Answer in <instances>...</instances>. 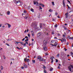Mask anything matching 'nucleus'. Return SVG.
Segmentation results:
<instances>
[{
    "label": "nucleus",
    "instance_id": "nucleus-1",
    "mask_svg": "<svg viewBox=\"0 0 73 73\" xmlns=\"http://www.w3.org/2000/svg\"><path fill=\"white\" fill-rule=\"evenodd\" d=\"M50 44L52 46H56V47L57 46V45L58 44L57 43V42H56L54 44V45L52 44V43Z\"/></svg>",
    "mask_w": 73,
    "mask_h": 73
},
{
    "label": "nucleus",
    "instance_id": "nucleus-2",
    "mask_svg": "<svg viewBox=\"0 0 73 73\" xmlns=\"http://www.w3.org/2000/svg\"><path fill=\"white\" fill-rule=\"evenodd\" d=\"M48 42H47V41L46 40H44L43 41V44L44 45H46L47 44Z\"/></svg>",
    "mask_w": 73,
    "mask_h": 73
},
{
    "label": "nucleus",
    "instance_id": "nucleus-3",
    "mask_svg": "<svg viewBox=\"0 0 73 73\" xmlns=\"http://www.w3.org/2000/svg\"><path fill=\"white\" fill-rule=\"evenodd\" d=\"M50 59L51 60V63L52 64L53 62V57H50Z\"/></svg>",
    "mask_w": 73,
    "mask_h": 73
},
{
    "label": "nucleus",
    "instance_id": "nucleus-4",
    "mask_svg": "<svg viewBox=\"0 0 73 73\" xmlns=\"http://www.w3.org/2000/svg\"><path fill=\"white\" fill-rule=\"evenodd\" d=\"M68 68L69 70H70V72H71L72 71V70H71L72 68H70V66H68Z\"/></svg>",
    "mask_w": 73,
    "mask_h": 73
},
{
    "label": "nucleus",
    "instance_id": "nucleus-5",
    "mask_svg": "<svg viewBox=\"0 0 73 73\" xmlns=\"http://www.w3.org/2000/svg\"><path fill=\"white\" fill-rule=\"evenodd\" d=\"M43 60H44V58H40L39 60L40 61H43Z\"/></svg>",
    "mask_w": 73,
    "mask_h": 73
},
{
    "label": "nucleus",
    "instance_id": "nucleus-6",
    "mask_svg": "<svg viewBox=\"0 0 73 73\" xmlns=\"http://www.w3.org/2000/svg\"><path fill=\"white\" fill-rule=\"evenodd\" d=\"M64 34L63 35V37H65V36H66V34L65 33H64Z\"/></svg>",
    "mask_w": 73,
    "mask_h": 73
},
{
    "label": "nucleus",
    "instance_id": "nucleus-7",
    "mask_svg": "<svg viewBox=\"0 0 73 73\" xmlns=\"http://www.w3.org/2000/svg\"><path fill=\"white\" fill-rule=\"evenodd\" d=\"M39 4L40 5L42 6L43 7H44V6H45V5H42V4L41 3H40Z\"/></svg>",
    "mask_w": 73,
    "mask_h": 73
},
{
    "label": "nucleus",
    "instance_id": "nucleus-8",
    "mask_svg": "<svg viewBox=\"0 0 73 73\" xmlns=\"http://www.w3.org/2000/svg\"><path fill=\"white\" fill-rule=\"evenodd\" d=\"M16 1L17 3H19L20 4L21 3L20 2L19 0H16Z\"/></svg>",
    "mask_w": 73,
    "mask_h": 73
},
{
    "label": "nucleus",
    "instance_id": "nucleus-9",
    "mask_svg": "<svg viewBox=\"0 0 73 73\" xmlns=\"http://www.w3.org/2000/svg\"><path fill=\"white\" fill-rule=\"evenodd\" d=\"M43 49H44V50H47V48H46V46H44L43 47Z\"/></svg>",
    "mask_w": 73,
    "mask_h": 73
},
{
    "label": "nucleus",
    "instance_id": "nucleus-10",
    "mask_svg": "<svg viewBox=\"0 0 73 73\" xmlns=\"http://www.w3.org/2000/svg\"><path fill=\"white\" fill-rule=\"evenodd\" d=\"M7 25H8V28H11V25H10V24H9L7 23Z\"/></svg>",
    "mask_w": 73,
    "mask_h": 73
},
{
    "label": "nucleus",
    "instance_id": "nucleus-11",
    "mask_svg": "<svg viewBox=\"0 0 73 73\" xmlns=\"http://www.w3.org/2000/svg\"><path fill=\"white\" fill-rule=\"evenodd\" d=\"M63 6L65 7V1H64V0H63Z\"/></svg>",
    "mask_w": 73,
    "mask_h": 73
},
{
    "label": "nucleus",
    "instance_id": "nucleus-12",
    "mask_svg": "<svg viewBox=\"0 0 73 73\" xmlns=\"http://www.w3.org/2000/svg\"><path fill=\"white\" fill-rule=\"evenodd\" d=\"M17 48L18 49V50H20V49H23V48L20 47V48H19L18 47H17Z\"/></svg>",
    "mask_w": 73,
    "mask_h": 73
},
{
    "label": "nucleus",
    "instance_id": "nucleus-13",
    "mask_svg": "<svg viewBox=\"0 0 73 73\" xmlns=\"http://www.w3.org/2000/svg\"><path fill=\"white\" fill-rule=\"evenodd\" d=\"M7 15H10V11H8L7 12Z\"/></svg>",
    "mask_w": 73,
    "mask_h": 73
},
{
    "label": "nucleus",
    "instance_id": "nucleus-14",
    "mask_svg": "<svg viewBox=\"0 0 73 73\" xmlns=\"http://www.w3.org/2000/svg\"><path fill=\"white\" fill-rule=\"evenodd\" d=\"M66 17V18H68V13H67L65 14Z\"/></svg>",
    "mask_w": 73,
    "mask_h": 73
},
{
    "label": "nucleus",
    "instance_id": "nucleus-15",
    "mask_svg": "<svg viewBox=\"0 0 73 73\" xmlns=\"http://www.w3.org/2000/svg\"><path fill=\"white\" fill-rule=\"evenodd\" d=\"M53 70V68H50V72H52V70Z\"/></svg>",
    "mask_w": 73,
    "mask_h": 73
},
{
    "label": "nucleus",
    "instance_id": "nucleus-16",
    "mask_svg": "<svg viewBox=\"0 0 73 73\" xmlns=\"http://www.w3.org/2000/svg\"><path fill=\"white\" fill-rule=\"evenodd\" d=\"M43 68L44 69V70H45V69H46V67L45 66V65H43Z\"/></svg>",
    "mask_w": 73,
    "mask_h": 73
},
{
    "label": "nucleus",
    "instance_id": "nucleus-17",
    "mask_svg": "<svg viewBox=\"0 0 73 73\" xmlns=\"http://www.w3.org/2000/svg\"><path fill=\"white\" fill-rule=\"evenodd\" d=\"M68 38L69 39H71V40H73V37H70V36H69Z\"/></svg>",
    "mask_w": 73,
    "mask_h": 73
},
{
    "label": "nucleus",
    "instance_id": "nucleus-18",
    "mask_svg": "<svg viewBox=\"0 0 73 73\" xmlns=\"http://www.w3.org/2000/svg\"><path fill=\"white\" fill-rule=\"evenodd\" d=\"M41 56H38L37 58V59H40L41 58Z\"/></svg>",
    "mask_w": 73,
    "mask_h": 73
},
{
    "label": "nucleus",
    "instance_id": "nucleus-19",
    "mask_svg": "<svg viewBox=\"0 0 73 73\" xmlns=\"http://www.w3.org/2000/svg\"><path fill=\"white\" fill-rule=\"evenodd\" d=\"M27 66H27V65L26 64H25L24 65V67H25V68H27Z\"/></svg>",
    "mask_w": 73,
    "mask_h": 73
},
{
    "label": "nucleus",
    "instance_id": "nucleus-20",
    "mask_svg": "<svg viewBox=\"0 0 73 73\" xmlns=\"http://www.w3.org/2000/svg\"><path fill=\"white\" fill-rule=\"evenodd\" d=\"M26 16H27V17H29V14L28 13H27L26 15H25Z\"/></svg>",
    "mask_w": 73,
    "mask_h": 73
},
{
    "label": "nucleus",
    "instance_id": "nucleus-21",
    "mask_svg": "<svg viewBox=\"0 0 73 73\" xmlns=\"http://www.w3.org/2000/svg\"><path fill=\"white\" fill-rule=\"evenodd\" d=\"M59 56H60V54L58 53L56 57H59Z\"/></svg>",
    "mask_w": 73,
    "mask_h": 73
},
{
    "label": "nucleus",
    "instance_id": "nucleus-22",
    "mask_svg": "<svg viewBox=\"0 0 73 73\" xmlns=\"http://www.w3.org/2000/svg\"><path fill=\"white\" fill-rule=\"evenodd\" d=\"M33 63V64H35V63L36 61H35V60H32Z\"/></svg>",
    "mask_w": 73,
    "mask_h": 73
},
{
    "label": "nucleus",
    "instance_id": "nucleus-23",
    "mask_svg": "<svg viewBox=\"0 0 73 73\" xmlns=\"http://www.w3.org/2000/svg\"><path fill=\"white\" fill-rule=\"evenodd\" d=\"M31 11L32 12H34V11H33V9H31Z\"/></svg>",
    "mask_w": 73,
    "mask_h": 73
},
{
    "label": "nucleus",
    "instance_id": "nucleus-24",
    "mask_svg": "<svg viewBox=\"0 0 73 73\" xmlns=\"http://www.w3.org/2000/svg\"><path fill=\"white\" fill-rule=\"evenodd\" d=\"M28 17H28L25 16V17L24 18L25 19H27V18H28Z\"/></svg>",
    "mask_w": 73,
    "mask_h": 73
},
{
    "label": "nucleus",
    "instance_id": "nucleus-25",
    "mask_svg": "<svg viewBox=\"0 0 73 73\" xmlns=\"http://www.w3.org/2000/svg\"><path fill=\"white\" fill-rule=\"evenodd\" d=\"M48 11H49V12H53V11L52 10L50 9Z\"/></svg>",
    "mask_w": 73,
    "mask_h": 73
},
{
    "label": "nucleus",
    "instance_id": "nucleus-26",
    "mask_svg": "<svg viewBox=\"0 0 73 73\" xmlns=\"http://www.w3.org/2000/svg\"><path fill=\"white\" fill-rule=\"evenodd\" d=\"M51 42H52V43H54V40H52L51 41Z\"/></svg>",
    "mask_w": 73,
    "mask_h": 73
},
{
    "label": "nucleus",
    "instance_id": "nucleus-27",
    "mask_svg": "<svg viewBox=\"0 0 73 73\" xmlns=\"http://www.w3.org/2000/svg\"><path fill=\"white\" fill-rule=\"evenodd\" d=\"M51 3L52 4V5H55L54 3V2H52Z\"/></svg>",
    "mask_w": 73,
    "mask_h": 73
},
{
    "label": "nucleus",
    "instance_id": "nucleus-28",
    "mask_svg": "<svg viewBox=\"0 0 73 73\" xmlns=\"http://www.w3.org/2000/svg\"><path fill=\"white\" fill-rule=\"evenodd\" d=\"M43 72L44 73H46V71L45 70H43Z\"/></svg>",
    "mask_w": 73,
    "mask_h": 73
},
{
    "label": "nucleus",
    "instance_id": "nucleus-29",
    "mask_svg": "<svg viewBox=\"0 0 73 73\" xmlns=\"http://www.w3.org/2000/svg\"><path fill=\"white\" fill-rule=\"evenodd\" d=\"M63 42V41H65V42H66V39H64L63 40H62Z\"/></svg>",
    "mask_w": 73,
    "mask_h": 73
},
{
    "label": "nucleus",
    "instance_id": "nucleus-30",
    "mask_svg": "<svg viewBox=\"0 0 73 73\" xmlns=\"http://www.w3.org/2000/svg\"><path fill=\"white\" fill-rule=\"evenodd\" d=\"M57 25L56 24V25H54V27H55V28H57Z\"/></svg>",
    "mask_w": 73,
    "mask_h": 73
},
{
    "label": "nucleus",
    "instance_id": "nucleus-31",
    "mask_svg": "<svg viewBox=\"0 0 73 73\" xmlns=\"http://www.w3.org/2000/svg\"><path fill=\"white\" fill-rule=\"evenodd\" d=\"M20 42H15V43H17V44H19V43H20Z\"/></svg>",
    "mask_w": 73,
    "mask_h": 73
},
{
    "label": "nucleus",
    "instance_id": "nucleus-32",
    "mask_svg": "<svg viewBox=\"0 0 73 73\" xmlns=\"http://www.w3.org/2000/svg\"><path fill=\"white\" fill-rule=\"evenodd\" d=\"M46 35H47V36H48V35H49V33H47L46 34Z\"/></svg>",
    "mask_w": 73,
    "mask_h": 73
},
{
    "label": "nucleus",
    "instance_id": "nucleus-33",
    "mask_svg": "<svg viewBox=\"0 0 73 73\" xmlns=\"http://www.w3.org/2000/svg\"><path fill=\"white\" fill-rule=\"evenodd\" d=\"M27 11L25 10L24 11L23 13H27Z\"/></svg>",
    "mask_w": 73,
    "mask_h": 73
},
{
    "label": "nucleus",
    "instance_id": "nucleus-34",
    "mask_svg": "<svg viewBox=\"0 0 73 73\" xmlns=\"http://www.w3.org/2000/svg\"><path fill=\"white\" fill-rule=\"evenodd\" d=\"M28 41V39H27L25 40V42H26V41Z\"/></svg>",
    "mask_w": 73,
    "mask_h": 73
},
{
    "label": "nucleus",
    "instance_id": "nucleus-35",
    "mask_svg": "<svg viewBox=\"0 0 73 73\" xmlns=\"http://www.w3.org/2000/svg\"><path fill=\"white\" fill-rule=\"evenodd\" d=\"M24 61H25V62H27V59L25 58L24 59Z\"/></svg>",
    "mask_w": 73,
    "mask_h": 73
},
{
    "label": "nucleus",
    "instance_id": "nucleus-36",
    "mask_svg": "<svg viewBox=\"0 0 73 73\" xmlns=\"http://www.w3.org/2000/svg\"><path fill=\"white\" fill-rule=\"evenodd\" d=\"M64 29H65V30H67V29H66V27H64Z\"/></svg>",
    "mask_w": 73,
    "mask_h": 73
},
{
    "label": "nucleus",
    "instance_id": "nucleus-37",
    "mask_svg": "<svg viewBox=\"0 0 73 73\" xmlns=\"http://www.w3.org/2000/svg\"><path fill=\"white\" fill-rule=\"evenodd\" d=\"M19 43H21V44H22V45H23V44H24L23 42H21Z\"/></svg>",
    "mask_w": 73,
    "mask_h": 73
},
{
    "label": "nucleus",
    "instance_id": "nucleus-38",
    "mask_svg": "<svg viewBox=\"0 0 73 73\" xmlns=\"http://www.w3.org/2000/svg\"><path fill=\"white\" fill-rule=\"evenodd\" d=\"M8 41H11V39H9L7 40Z\"/></svg>",
    "mask_w": 73,
    "mask_h": 73
},
{
    "label": "nucleus",
    "instance_id": "nucleus-39",
    "mask_svg": "<svg viewBox=\"0 0 73 73\" xmlns=\"http://www.w3.org/2000/svg\"><path fill=\"white\" fill-rule=\"evenodd\" d=\"M29 62V59H27V62Z\"/></svg>",
    "mask_w": 73,
    "mask_h": 73
},
{
    "label": "nucleus",
    "instance_id": "nucleus-40",
    "mask_svg": "<svg viewBox=\"0 0 73 73\" xmlns=\"http://www.w3.org/2000/svg\"><path fill=\"white\" fill-rule=\"evenodd\" d=\"M34 5H36V2L35 1H34Z\"/></svg>",
    "mask_w": 73,
    "mask_h": 73
},
{
    "label": "nucleus",
    "instance_id": "nucleus-41",
    "mask_svg": "<svg viewBox=\"0 0 73 73\" xmlns=\"http://www.w3.org/2000/svg\"><path fill=\"white\" fill-rule=\"evenodd\" d=\"M28 36L29 37H30V34L29 33L28 34Z\"/></svg>",
    "mask_w": 73,
    "mask_h": 73
},
{
    "label": "nucleus",
    "instance_id": "nucleus-42",
    "mask_svg": "<svg viewBox=\"0 0 73 73\" xmlns=\"http://www.w3.org/2000/svg\"><path fill=\"white\" fill-rule=\"evenodd\" d=\"M56 62H58V60L57 59H56Z\"/></svg>",
    "mask_w": 73,
    "mask_h": 73
},
{
    "label": "nucleus",
    "instance_id": "nucleus-43",
    "mask_svg": "<svg viewBox=\"0 0 73 73\" xmlns=\"http://www.w3.org/2000/svg\"><path fill=\"white\" fill-rule=\"evenodd\" d=\"M21 68L22 69H24V67H21Z\"/></svg>",
    "mask_w": 73,
    "mask_h": 73
},
{
    "label": "nucleus",
    "instance_id": "nucleus-44",
    "mask_svg": "<svg viewBox=\"0 0 73 73\" xmlns=\"http://www.w3.org/2000/svg\"><path fill=\"white\" fill-rule=\"evenodd\" d=\"M35 26L36 27V26H37V23H35L34 24Z\"/></svg>",
    "mask_w": 73,
    "mask_h": 73
},
{
    "label": "nucleus",
    "instance_id": "nucleus-45",
    "mask_svg": "<svg viewBox=\"0 0 73 73\" xmlns=\"http://www.w3.org/2000/svg\"><path fill=\"white\" fill-rule=\"evenodd\" d=\"M39 9H42V8H41V6H39Z\"/></svg>",
    "mask_w": 73,
    "mask_h": 73
},
{
    "label": "nucleus",
    "instance_id": "nucleus-46",
    "mask_svg": "<svg viewBox=\"0 0 73 73\" xmlns=\"http://www.w3.org/2000/svg\"><path fill=\"white\" fill-rule=\"evenodd\" d=\"M45 56H47V55H48V54L47 53H46L45 54Z\"/></svg>",
    "mask_w": 73,
    "mask_h": 73
},
{
    "label": "nucleus",
    "instance_id": "nucleus-47",
    "mask_svg": "<svg viewBox=\"0 0 73 73\" xmlns=\"http://www.w3.org/2000/svg\"><path fill=\"white\" fill-rule=\"evenodd\" d=\"M3 69V66H1V69L2 70Z\"/></svg>",
    "mask_w": 73,
    "mask_h": 73
},
{
    "label": "nucleus",
    "instance_id": "nucleus-48",
    "mask_svg": "<svg viewBox=\"0 0 73 73\" xmlns=\"http://www.w3.org/2000/svg\"><path fill=\"white\" fill-rule=\"evenodd\" d=\"M64 50H65V51H66V50H67V49H66V48H64Z\"/></svg>",
    "mask_w": 73,
    "mask_h": 73
},
{
    "label": "nucleus",
    "instance_id": "nucleus-49",
    "mask_svg": "<svg viewBox=\"0 0 73 73\" xmlns=\"http://www.w3.org/2000/svg\"><path fill=\"white\" fill-rule=\"evenodd\" d=\"M70 67H71V68H72L73 67V65H70Z\"/></svg>",
    "mask_w": 73,
    "mask_h": 73
},
{
    "label": "nucleus",
    "instance_id": "nucleus-50",
    "mask_svg": "<svg viewBox=\"0 0 73 73\" xmlns=\"http://www.w3.org/2000/svg\"><path fill=\"white\" fill-rule=\"evenodd\" d=\"M25 38H28V37L26 36L25 37Z\"/></svg>",
    "mask_w": 73,
    "mask_h": 73
},
{
    "label": "nucleus",
    "instance_id": "nucleus-51",
    "mask_svg": "<svg viewBox=\"0 0 73 73\" xmlns=\"http://www.w3.org/2000/svg\"><path fill=\"white\" fill-rule=\"evenodd\" d=\"M52 35H54V32L53 31L52 32Z\"/></svg>",
    "mask_w": 73,
    "mask_h": 73
},
{
    "label": "nucleus",
    "instance_id": "nucleus-52",
    "mask_svg": "<svg viewBox=\"0 0 73 73\" xmlns=\"http://www.w3.org/2000/svg\"><path fill=\"white\" fill-rule=\"evenodd\" d=\"M1 26H2V24H0V28L1 27Z\"/></svg>",
    "mask_w": 73,
    "mask_h": 73
},
{
    "label": "nucleus",
    "instance_id": "nucleus-53",
    "mask_svg": "<svg viewBox=\"0 0 73 73\" xmlns=\"http://www.w3.org/2000/svg\"><path fill=\"white\" fill-rule=\"evenodd\" d=\"M25 38H23L22 40H23V41H24V40H25Z\"/></svg>",
    "mask_w": 73,
    "mask_h": 73
},
{
    "label": "nucleus",
    "instance_id": "nucleus-54",
    "mask_svg": "<svg viewBox=\"0 0 73 73\" xmlns=\"http://www.w3.org/2000/svg\"><path fill=\"white\" fill-rule=\"evenodd\" d=\"M60 41H61V42H62H62H63L62 40L60 39Z\"/></svg>",
    "mask_w": 73,
    "mask_h": 73
},
{
    "label": "nucleus",
    "instance_id": "nucleus-55",
    "mask_svg": "<svg viewBox=\"0 0 73 73\" xmlns=\"http://www.w3.org/2000/svg\"><path fill=\"white\" fill-rule=\"evenodd\" d=\"M6 44L7 45V46H9V44L8 43H6Z\"/></svg>",
    "mask_w": 73,
    "mask_h": 73
},
{
    "label": "nucleus",
    "instance_id": "nucleus-56",
    "mask_svg": "<svg viewBox=\"0 0 73 73\" xmlns=\"http://www.w3.org/2000/svg\"><path fill=\"white\" fill-rule=\"evenodd\" d=\"M66 45H69V42H67Z\"/></svg>",
    "mask_w": 73,
    "mask_h": 73
},
{
    "label": "nucleus",
    "instance_id": "nucleus-57",
    "mask_svg": "<svg viewBox=\"0 0 73 73\" xmlns=\"http://www.w3.org/2000/svg\"><path fill=\"white\" fill-rule=\"evenodd\" d=\"M67 1L68 2V3H70V1H69V0H67Z\"/></svg>",
    "mask_w": 73,
    "mask_h": 73
},
{
    "label": "nucleus",
    "instance_id": "nucleus-58",
    "mask_svg": "<svg viewBox=\"0 0 73 73\" xmlns=\"http://www.w3.org/2000/svg\"><path fill=\"white\" fill-rule=\"evenodd\" d=\"M46 61V60L45 59H43V61Z\"/></svg>",
    "mask_w": 73,
    "mask_h": 73
},
{
    "label": "nucleus",
    "instance_id": "nucleus-59",
    "mask_svg": "<svg viewBox=\"0 0 73 73\" xmlns=\"http://www.w3.org/2000/svg\"><path fill=\"white\" fill-rule=\"evenodd\" d=\"M23 45L24 46H26V43H24Z\"/></svg>",
    "mask_w": 73,
    "mask_h": 73
},
{
    "label": "nucleus",
    "instance_id": "nucleus-60",
    "mask_svg": "<svg viewBox=\"0 0 73 73\" xmlns=\"http://www.w3.org/2000/svg\"><path fill=\"white\" fill-rule=\"evenodd\" d=\"M40 28H42V26H41V25H40Z\"/></svg>",
    "mask_w": 73,
    "mask_h": 73
},
{
    "label": "nucleus",
    "instance_id": "nucleus-61",
    "mask_svg": "<svg viewBox=\"0 0 73 73\" xmlns=\"http://www.w3.org/2000/svg\"><path fill=\"white\" fill-rule=\"evenodd\" d=\"M55 15H57V13H55Z\"/></svg>",
    "mask_w": 73,
    "mask_h": 73
},
{
    "label": "nucleus",
    "instance_id": "nucleus-62",
    "mask_svg": "<svg viewBox=\"0 0 73 73\" xmlns=\"http://www.w3.org/2000/svg\"><path fill=\"white\" fill-rule=\"evenodd\" d=\"M32 35L33 36H34V33H32Z\"/></svg>",
    "mask_w": 73,
    "mask_h": 73
},
{
    "label": "nucleus",
    "instance_id": "nucleus-63",
    "mask_svg": "<svg viewBox=\"0 0 73 73\" xmlns=\"http://www.w3.org/2000/svg\"><path fill=\"white\" fill-rule=\"evenodd\" d=\"M58 36H60V34H58Z\"/></svg>",
    "mask_w": 73,
    "mask_h": 73
},
{
    "label": "nucleus",
    "instance_id": "nucleus-64",
    "mask_svg": "<svg viewBox=\"0 0 73 73\" xmlns=\"http://www.w3.org/2000/svg\"><path fill=\"white\" fill-rule=\"evenodd\" d=\"M71 53L72 54H73V52H71Z\"/></svg>",
    "mask_w": 73,
    "mask_h": 73
}]
</instances>
